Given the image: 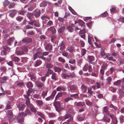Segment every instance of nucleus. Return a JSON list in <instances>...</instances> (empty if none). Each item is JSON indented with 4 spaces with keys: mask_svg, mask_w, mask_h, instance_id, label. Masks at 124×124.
I'll use <instances>...</instances> for the list:
<instances>
[{
    "mask_svg": "<svg viewBox=\"0 0 124 124\" xmlns=\"http://www.w3.org/2000/svg\"><path fill=\"white\" fill-rule=\"evenodd\" d=\"M26 116V114L24 113V112L19 113V115L14 118V120H16L15 121H17L19 123H22L24 121V117Z\"/></svg>",
    "mask_w": 124,
    "mask_h": 124,
    "instance_id": "nucleus-1",
    "label": "nucleus"
},
{
    "mask_svg": "<svg viewBox=\"0 0 124 124\" xmlns=\"http://www.w3.org/2000/svg\"><path fill=\"white\" fill-rule=\"evenodd\" d=\"M2 47L3 50L1 52V55L2 56L6 55L7 52H9L10 50V48L8 46L5 45L3 46Z\"/></svg>",
    "mask_w": 124,
    "mask_h": 124,
    "instance_id": "nucleus-2",
    "label": "nucleus"
},
{
    "mask_svg": "<svg viewBox=\"0 0 124 124\" xmlns=\"http://www.w3.org/2000/svg\"><path fill=\"white\" fill-rule=\"evenodd\" d=\"M54 105L56 108L57 111L59 112L60 111L63 110L64 108H61V104L59 101H56L54 103Z\"/></svg>",
    "mask_w": 124,
    "mask_h": 124,
    "instance_id": "nucleus-3",
    "label": "nucleus"
},
{
    "mask_svg": "<svg viewBox=\"0 0 124 124\" xmlns=\"http://www.w3.org/2000/svg\"><path fill=\"white\" fill-rule=\"evenodd\" d=\"M56 93V91H53L51 95L46 98V100L47 101H48L51 99H53L54 98Z\"/></svg>",
    "mask_w": 124,
    "mask_h": 124,
    "instance_id": "nucleus-4",
    "label": "nucleus"
},
{
    "mask_svg": "<svg viewBox=\"0 0 124 124\" xmlns=\"http://www.w3.org/2000/svg\"><path fill=\"white\" fill-rule=\"evenodd\" d=\"M109 117H111L112 120V122L114 124H116L117 123V121L116 119V117L114 116L113 115H109Z\"/></svg>",
    "mask_w": 124,
    "mask_h": 124,
    "instance_id": "nucleus-5",
    "label": "nucleus"
},
{
    "mask_svg": "<svg viewBox=\"0 0 124 124\" xmlns=\"http://www.w3.org/2000/svg\"><path fill=\"white\" fill-rule=\"evenodd\" d=\"M42 55V52L40 51H37L36 53H35L34 55V60H35L37 58V57H38L39 58V56H41Z\"/></svg>",
    "mask_w": 124,
    "mask_h": 124,
    "instance_id": "nucleus-6",
    "label": "nucleus"
},
{
    "mask_svg": "<svg viewBox=\"0 0 124 124\" xmlns=\"http://www.w3.org/2000/svg\"><path fill=\"white\" fill-rule=\"evenodd\" d=\"M22 42L24 43H29L32 41V39L31 38H23L22 40Z\"/></svg>",
    "mask_w": 124,
    "mask_h": 124,
    "instance_id": "nucleus-7",
    "label": "nucleus"
},
{
    "mask_svg": "<svg viewBox=\"0 0 124 124\" xmlns=\"http://www.w3.org/2000/svg\"><path fill=\"white\" fill-rule=\"evenodd\" d=\"M70 91H74L77 88V87L75 85H71V84L68 85Z\"/></svg>",
    "mask_w": 124,
    "mask_h": 124,
    "instance_id": "nucleus-8",
    "label": "nucleus"
},
{
    "mask_svg": "<svg viewBox=\"0 0 124 124\" xmlns=\"http://www.w3.org/2000/svg\"><path fill=\"white\" fill-rule=\"evenodd\" d=\"M25 106L21 103H19L17 105V107L19 110H22L24 108Z\"/></svg>",
    "mask_w": 124,
    "mask_h": 124,
    "instance_id": "nucleus-9",
    "label": "nucleus"
},
{
    "mask_svg": "<svg viewBox=\"0 0 124 124\" xmlns=\"http://www.w3.org/2000/svg\"><path fill=\"white\" fill-rule=\"evenodd\" d=\"M7 113L8 117L12 119L13 116L12 111L11 110H8Z\"/></svg>",
    "mask_w": 124,
    "mask_h": 124,
    "instance_id": "nucleus-10",
    "label": "nucleus"
},
{
    "mask_svg": "<svg viewBox=\"0 0 124 124\" xmlns=\"http://www.w3.org/2000/svg\"><path fill=\"white\" fill-rule=\"evenodd\" d=\"M65 29V27L64 26H61V27L58 30V33H62L64 31Z\"/></svg>",
    "mask_w": 124,
    "mask_h": 124,
    "instance_id": "nucleus-11",
    "label": "nucleus"
},
{
    "mask_svg": "<svg viewBox=\"0 0 124 124\" xmlns=\"http://www.w3.org/2000/svg\"><path fill=\"white\" fill-rule=\"evenodd\" d=\"M52 45L50 44L47 45L46 46L45 49L46 50L49 51L52 49Z\"/></svg>",
    "mask_w": 124,
    "mask_h": 124,
    "instance_id": "nucleus-12",
    "label": "nucleus"
},
{
    "mask_svg": "<svg viewBox=\"0 0 124 124\" xmlns=\"http://www.w3.org/2000/svg\"><path fill=\"white\" fill-rule=\"evenodd\" d=\"M81 89L82 91L84 92V93L85 92L87 91V87L84 85H81Z\"/></svg>",
    "mask_w": 124,
    "mask_h": 124,
    "instance_id": "nucleus-13",
    "label": "nucleus"
},
{
    "mask_svg": "<svg viewBox=\"0 0 124 124\" xmlns=\"http://www.w3.org/2000/svg\"><path fill=\"white\" fill-rule=\"evenodd\" d=\"M118 94L119 95V97L121 98L124 96V93L121 89L119 90Z\"/></svg>",
    "mask_w": 124,
    "mask_h": 124,
    "instance_id": "nucleus-14",
    "label": "nucleus"
},
{
    "mask_svg": "<svg viewBox=\"0 0 124 124\" xmlns=\"http://www.w3.org/2000/svg\"><path fill=\"white\" fill-rule=\"evenodd\" d=\"M49 29L52 32L53 34H55L56 33V30L54 27L53 26L50 27V28L48 29V30Z\"/></svg>",
    "mask_w": 124,
    "mask_h": 124,
    "instance_id": "nucleus-15",
    "label": "nucleus"
},
{
    "mask_svg": "<svg viewBox=\"0 0 124 124\" xmlns=\"http://www.w3.org/2000/svg\"><path fill=\"white\" fill-rule=\"evenodd\" d=\"M21 49L22 51L24 52H27L28 51L27 47V46H24L21 47Z\"/></svg>",
    "mask_w": 124,
    "mask_h": 124,
    "instance_id": "nucleus-16",
    "label": "nucleus"
},
{
    "mask_svg": "<svg viewBox=\"0 0 124 124\" xmlns=\"http://www.w3.org/2000/svg\"><path fill=\"white\" fill-rule=\"evenodd\" d=\"M26 85L28 88H32L33 86V85L31 82H29L27 83Z\"/></svg>",
    "mask_w": 124,
    "mask_h": 124,
    "instance_id": "nucleus-17",
    "label": "nucleus"
},
{
    "mask_svg": "<svg viewBox=\"0 0 124 124\" xmlns=\"http://www.w3.org/2000/svg\"><path fill=\"white\" fill-rule=\"evenodd\" d=\"M86 104L87 105L90 107H92L93 105V102H90L88 100H87V101L86 102Z\"/></svg>",
    "mask_w": 124,
    "mask_h": 124,
    "instance_id": "nucleus-18",
    "label": "nucleus"
},
{
    "mask_svg": "<svg viewBox=\"0 0 124 124\" xmlns=\"http://www.w3.org/2000/svg\"><path fill=\"white\" fill-rule=\"evenodd\" d=\"M16 54L17 55H20L24 54V53L22 51H17L16 52Z\"/></svg>",
    "mask_w": 124,
    "mask_h": 124,
    "instance_id": "nucleus-19",
    "label": "nucleus"
},
{
    "mask_svg": "<svg viewBox=\"0 0 124 124\" xmlns=\"http://www.w3.org/2000/svg\"><path fill=\"white\" fill-rule=\"evenodd\" d=\"M15 11L16 10H12V12L11 13L9 14V16L11 17H13L14 16L16 13Z\"/></svg>",
    "mask_w": 124,
    "mask_h": 124,
    "instance_id": "nucleus-20",
    "label": "nucleus"
},
{
    "mask_svg": "<svg viewBox=\"0 0 124 124\" xmlns=\"http://www.w3.org/2000/svg\"><path fill=\"white\" fill-rule=\"evenodd\" d=\"M30 107V110L31 111L34 112H36L37 110L34 107V106L33 105H31Z\"/></svg>",
    "mask_w": 124,
    "mask_h": 124,
    "instance_id": "nucleus-21",
    "label": "nucleus"
},
{
    "mask_svg": "<svg viewBox=\"0 0 124 124\" xmlns=\"http://www.w3.org/2000/svg\"><path fill=\"white\" fill-rule=\"evenodd\" d=\"M78 22L79 24L82 26H84L85 24V22L81 20H78Z\"/></svg>",
    "mask_w": 124,
    "mask_h": 124,
    "instance_id": "nucleus-22",
    "label": "nucleus"
},
{
    "mask_svg": "<svg viewBox=\"0 0 124 124\" xmlns=\"http://www.w3.org/2000/svg\"><path fill=\"white\" fill-rule=\"evenodd\" d=\"M27 16L30 19H31L33 16V14L31 13H29L27 15Z\"/></svg>",
    "mask_w": 124,
    "mask_h": 124,
    "instance_id": "nucleus-23",
    "label": "nucleus"
},
{
    "mask_svg": "<svg viewBox=\"0 0 124 124\" xmlns=\"http://www.w3.org/2000/svg\"><path fill=\"white\" fill-rule=\"evenodd\" d=\"M14 37L10 38L7 40V43L10 45L11 44V42L13 41Z\"/></svg>",
    "mask_w": 124,
    "mask_h": 124,
    "instance_id": "nucleus-24",
    "label": "nucleus"
},
{
    "mask_svg": "<svg viewBox=\"0 0 124 124\" xmlns=\"http://www.w3.org/2000/svg\"><path fill=\"white\" fill-rule=\"evenodd\" d=\"M51 78L55 81L57 80V78L56 77V74L55 73H53L51 76Z\"/></svg>",
    "mask_w": 124,
    "mask_h": 124,
    "instance_id": "nucleus-25",
    "label": "nucleus"
},
{
    "mask_svg": "<svg viewBox=\"0 0 124 124\" xmlns=\"http://www.w3.org/2000/svg\"><path fill=\"white\" fill-rule=\"evenodd\" d=\"M77 118L79 121H82L84 118V117L81 115L78 116Z\"/></svg>",
    "mask_w": 124,
    "mask_h": 124,
    "instance_id": "nucleus-26",
    "label": "nucleus"
},
{
    "mask_svg": "<svg viewBox=\"0 0 124 124\" xmlns=\"http://www.w3.org/2000/svg\"><path fill=\"white\" fill-rule=\"evenodd\" d=\"M0 70L4 73H5L7 70V69L6 67L2 66L0 67Z\"/></svg>",
    "mask_w": 124,
    "mask_h": 124,
    "instance_id": "nucleus-27",
    "label": "nucleus"
},
{
    "mask_svg": "<svg viewBox=\"0 0 124 124\" xmlns=\"http://www.w3.org/2000/svg\"><path fill=\"white\" fill-rule=\"evenodd\" d=\"M44 85V83L40 82H39L37 83V85L39 87H42Z\"/></svg>",
    "mask_w": 124,
    "mask_h": 124,
    "instance_id": "nucleus-28",
    "label": "nucleus"
},
{
    "mask_svg": "<svg viewBox=\"0 0 124 124\" xmlns=\"http://www.w3.org/2000/svg\"><path fill=\"white\" fill-rule=\"evenodd\" d=\"M109 107L111 108H113L116 111H117L118 110L117 107L114 105L112 104H110L109 106Z\"/></svg>",
    "mask_w": 124,
    "mask_h": 124,
    "instance_id": "nucleus-29",
    "label": "nucleus"
},
{
    "mask_svg": "<svg viewBox=\"0 0 124 124\" xmlns=\"http://www.w3.org/2000/svg\"><path fill=\"white\" fill-rule=\"evenodd\" d=\"M30 100L28 99L26 100V101L25 103L27 106L30 107L31 106V105H32V104L30 103Z\"/></svg>",
    "mask_w": 124,
    "mask_h": 124,
    "instance_id": "nucleus-30",
    "label": "nucleus"
},
{
    "mask_svg": "<svg viewBox=\"0 0 124 124\" xmlns=\"http://www.w3.org/2000/svg\"><path fill=\"white\" fill-rule=\"evenodd\" d=\"M54 69L55 72H59L61 71V69L58 67H55L54 68Z\"/></svg>",
    "mask_w": 124,
    "mask_h": 124,
    "instance_id": "nucleus-31",
    "label": "nucleus"
},
{
    "mask_svg": "<svg viewBox=\"0 0 124 124\" xmlns=\"http://www.w3.org/2000/svg\"><path fill=\"white\" fill-rule=\"evenodd\" d=\"M40 11H37L34 13V15L36 17H38L40 16Z\"/></svg>",
    "mask_w": 124,
    "mask_h": 124,
    "instance_id": "nucleus-32",
    "label": "nucleus"
},
{
    "mask_svg": "<svg viewBox=\"0 0 124 124\" xmlns=\"http://www.w3.org/2000/svg\"><path fill=\"white\" fill-rule=\"evenodd\" d=\"M67 49L69 52H72L74 50V48L73 47L71 46L68 47Z\"/></svg>",
    "mask_w": 124,
    "mask_h": 124,
    "instance_id": "nucleus-33",
    "label": "nucleus"
},
{
    "mask_svg": "<svg viewBox=\"0 0 124 124\" xmlns=\"http://www.w3.org/2000/svg\"><path fill=\"white\" fill-rule=\"evenodd\" d=\"M103 111L107 115H108L109 113L108 112V110L107 107H104L103 109Z\"/></svg>",
    "mask_w": 124,
    "mask_h": 124,
    "instance_id": "nucleus-34",
    "label": "nucleus"
},
{
    "mask_svg": "<svg viewBox=\"0 0 124 124\" xmlns=\"http://www.w3.org/2000/svg\"><path fill=\"white\" fill-rule=\"evenodd\" d=\"M107 12H105L103 14H101L100 16V17H105L107 16L108 15Z\"/></svg>",
    "mask_w": 124,
    "mask_h": 124,
    "instance_id": "nucleus-35",
    "label": "nucleus"
},
{
    "mask_svg": "<svg viewBox=\"0 0 124 124\" xmlns=\"http://www.w3.org/2000/svg\"><path fill=\"white\" fill-rule=\"evenodd\" d=\"M36 102L38 105L40 106L42 105L43 103V102L41 100H37L36 101Z\"/></svg>",
    "mask_w": 124,
    "mask_h": 124,
    "instance_id": "nucleus-36",
    "label": "nucleus"
},
{
    "mask_svg": "<svg viewBox=\"0 0 124 124\" xmlns=\"http://www.w3.org/2000/svg\"><path fill=\"white\" fill-rule=\"evenodd\" d=\"M85 104V103L84 102L80 101L77 103V106H83Z\"/></svg>",
    "mask_w": 124,
    "mask_h": 124,
    "instance_id": "nucleus-37",
    "label": "nucleus"
},
{
    "mask_svg": "<svg viewBox=\"0 0 124 124\" xmlns=\"http://www.w3.org/2000/svg\"><path fill=\"white\" fill-rule=\"evenodd\" d=\"M60 49L61 50H63L65 48V46L63 44L62 42L61 43V45H60Z\"/></svg>",
    "mask_w": 124,
    "mask_h": 124,
    "instance_id": "nucleus-38",
    "label": "nucleus"
},
{
    "mask_svg": "<svg viewBox=\"0 0 124 124\" xmlns=\"http://www.w3.org/2000/svg\"><path fill=\"white\" fill-rule=\"evenodd\" d=\"M10 3V2L7 0H5L3 3L4 6H7Z\"/></svg>",
    "mask_w": 124,
    "mask_h": 124,
    "instance_id": "nucleus-39",
    "label": "nucleus"
},
{
    "mask_svg": "<svg viewBox=\"0 0 124 124\" xmlns=\"http://www.w3.org/2000/svg\"><path fill=\"white\" fill-rule=\"evenodd\" d=\"M24 114H26V116L27 115H29L31 116V114L29 111V110L28 109H26L25 111V113L24 112Z\"/></svg>",
    "mask_w": 124,
    "mask_h": 124,
    "instance_id": "nucleus-40",
    "label": "nucleus"
},
{
    "mask_svg": "<svg viewBox=\"0 0 124 124\" xmlns=\"http://www.w3.org/2000/svg\"><path fill=\"white\" fill-rule=\"evenodd\" d=\"M0 79L2 80L6 81L8 79V77L7 76H4L0 78Z\"/></svg>",
    "mask_w": 124,
    "mask_h": 124,
    "instance_id": "nucleus-41",
    "label": "nucleus"
},
{
    "mask_svg": "<svg viewBox=\"0 0 124 124\" xmlns=\"http://www.w3.org/2000/svg\"><path fill=\"white\" fill-rule=\"evenodd\" d=\"M106 80L107 83L108 84H109L111 82L112 79L110 77H108L107 78Z\"/></svg>",
    "mask_w": 124,
    "mask_h": 124,
    "instance_id": "nucleus-42",
    "label": "nucleus"
},
{
    "mask_svg": "<svg viewBox=\"0 0 124 124\" xmlns=\"http://www.w3.org/2000/svg\"><path fill=\"white\" fill-rule=\"evenodd\" d=\"M47 91H43L42 92V94L41 95V96L44 98L45 96L47 95Z\"/></svg>",
    "mask_w": 124,
    "mask_h": 124,
    "instance_id": "nucleus-43",
    "label": "nucleus"
},
{
    "mask_svg": "<svg viewBox=\"0 0 124 124\" xmlns=\"http://www.w3.org/2000/svg\"><path fill=\"white\" fill-rule=\"evenodd\" d=\"M15 5V4L14 3H11L9 5L8 8L9 9L12 8L14 7Z\"/></svg>",
    "mask_w": 124,
    "mask_h": 124,
    "instance_id": "nucleus-44",
    "label": "nucleus"
},
{
    "mask_svg": "<svg viewBox=\"0 0 124 124\" xmlns=\"http://www.w3.org/2000/svg\"><path fill=\"white\" fill-rule=\"evenodd\" d=\"M53 65L51 64L47 63L46 65V67L48 69L52 68Z\"/></svg>",
    "mask_w": 124,
    "mask_h": 124,
    "instance_id": "nucleus-45",
    "label": "nucleus"
},
{
    "mask_svg": "<svg viewBox=\"0 0 124 124\" xmlns=\"http://www.w3.org/2000/svg\"><path fill=\"white\" fill-rule=\"evenodd\" d=\"M12 60L18 62L20 60V59L17 57H15L12 58Z\"/></svg>",
    "mask_w": 124,
    "mask_h": 124,
    "instance_id": "nucleus-46",
    "label": "nucleus"
},
{
    "mask_svg": "<svg viewBox=\"0 0 124 124\" xmlns=\"http://www.w3.org/2000/svg\"><path fill=\"white\" fill-rule=\"evenodd\" d=\"M67 29L69 31L71 32H72L73 30V28L70 26L68 27Z\"/></svg>",
    "mask_w": 124,
    "mask_h": 124,
    "instance_id": "nucleus-47",
    "label": "nucleus"
},
{
    "mask_svg": "<svg viewBox=\"0 0 124 124\" xmlns=\"http://www.w3.org/2000/svg\"><path fill=\"white\" fill-rule=\"evenodd\" d=\"M62 95V93H60L58 94L55 97V101H56L58 98L61 96Z\"/></svg>",
    "mask_w": 124,
    "mask_h": 124,
    "instance_id": "nucleus-48",
    "label": "nucleus"
},
{
    "mask_svg": "<svg viewBox=\"0 0 124 124\" xmlns=\"http://www.w3.org/2000/svg\"><path fill=\"white\" fill-rule=\"evenodd\" d=\"M41 63V62L40 60H37L36 61L35 66H37L40 65Z\"/></svg>",
    "mask_w": 124,
    "mask_h": 124,
    "instance_id": "nucleus-49",
    "label": "nucleus"
},
{
    "mask_svg": "<svg viewBox=\"0 0 124 124\" xmlns=\"http://www.w3.org/2000/svg\"><path fill=\"white\" fill-rule=\"evenodd\" d=\"M88 59L90 62L93 61L94 60V57L93 56H88Z\"/></svg>",
    "mask_w": 124,
    "mask_h": 124,
    "instance_id": "nucleus-50",
    "label": "nucleus"
},
{
    "mask_svg": "<svg viewBox=\"0 0 124 124\" xmlns=\"http://www.w3.org/2000/svg\"><path fill=\"white\" fill-rule=\"evenodd\" d=\"M88 65L87 64H86L84 66V67L83 68V70L84 71H86L87 70Z\"/></svg>",
    "mask_w": 124,
    "mask_h": 124,
    "instance_id": "nucleus-51",
    "label": "nucleus"
},
{
    "mask_svg": "<svg viewBox=\"0 0 124 124\" xmlns=\"http://www.w3.org/2000/svg\"><path fill=\"white\" fill-rule=\"evenodd\" d=\"M33 91V90L32 88H30L28 90L27 93H28V94L30 95L31 93Z\"/></svg>",
    "mask_w": 124,
    "mask_h": 124,
    "instance_id": "nucleus-52",
    "label": "nucleus"
},
{
    "mask_svg": "<svg viewBox=\"0 0 124 124\" xmlns=\"http://www.w3.org/2000/svg\"><path fill=\"white\" fill-rule=\"evenodd\" d=\"M71 116L70 114H66L64 116V118L65 119H66L70 118Z\"/></svg>",
    "mask_w": 124,
    "mask_h": 124,
    "instance_id": "nucleus-53",
    "label": "nucleus"
},
{
    "mask_svg": "<svg viewBox=\"0 0 124 124\" xmlns=\"http://www.w3.org/2000/svg\"><path fill=\"white\" fill-rule=\"evenodd\" d=\"M103 120L104 121H105L108 123L110 121V119L105 117H104L103 118Z\"/></svg>",
    "mask_w": 124,
    "mask_h": 124,
    "instance_id": "nucleus-54",
    "label": "nucleus"
},
{
    "mask_svg": "<svg viewBox=\"0 0 124 124\" xmlns=\"http://www.w3.org/2000/svg\"><path fill=\"white\" fill-rule=\"evenodd\" d=\"M51 41L53 42L54 41V40L56 39V36L54 35H53L51 37Z\"/></svg>",
    "mask_w": 124,
    "mask_h": 124,
    "instance_id": "nucleus-55",
    "label": "nucleus"
},
{
    "mask_svg": "<svg viewBox=\"0 0 124 124\" xmlns=\"http://www.w3.org/2000/svg\"><path fill=\"white\" fill-rule=\"evenodd\" d=\"M70 96L72 97H73L75 98H77L78 97V94H71L70 95Z\"/></svg>",
    "mask_w": 124,
    "mask_h": 124,
    "instance_id": "nucleus-56",
    "label": "nucleus"
},
{
    "mask_svg": "<svg viewBox=\"0 0 124 124\" xmlns=\"http://www.w3.org/2000/svg\"><path fill=\"white\" fill-rule=\"evenodd\" d=\"M121 82V81L120 80H117V82L114 83V85H119Z\"/></svg>",
    "mask_w": 124,
    "mask_h": 124,
    "instance_id": "nucleus-57",
    "label": "nucleus"
},
{
    "mask_svg": "<svg viewBox=\"0 0 124 124\" xmlns=\"http://www.w3.org/2000/svg\"><path fill=\"white\" fill-rule=\"evenodd\" d=\"M33 28V27L31 26H30L28 25H26L24 27V28L26 29H32Z\"/></svg>",
    "mask_w": 124,
    "mask_h": 124,
    "instance_id": "nucleus-58",
    "label": "nucleus"
},
{
    "mask_svg": "<svg viewBox=\"0 0 124 124\" xmlns=\"http://www.w3.org/2000/svg\"><path fill=\"white\" fill-rule=\"evenodd\" d=\"M88 92L90 93V95H91L93 93V92L92 91L91 88H89L88 89Z\"/></svg>",
    "mask_w": 124,
    "mask_h": 124,
    "instance_id": "nucleus-59",
    "label": "nucleus"
},
{
    "mask_svg": "<svg viewBox=\"0 0 124 124\" xmlns=\"http://www.w3.org/2000/svg\"><path fill=\"white\" fill-rule=\"evenodd\" d=\"M58 60L59 61L61 62H65V60L63 58L61 57H60L58 58Z\"/></svg>",
    "mask_w": 124,
    "mask_h": 124,
    "instance_id": "nucleus-60",
    "label": "nucleus"
},
{
    "mask_svg": "<svg viewBox=\"0 0 124 124\" xmlns=\"http://www.w3.org/2000/svg\"><path fill=\"white\" fill-rule=\"evenodd\" d=\"M92 22V21H90L88 23H87L86 24L88 27L89 28H90L91 26Z\"/></svg>",
    "mask_w": 124,
    "mask_h": 124,
    "instance_id": "nucleus-61",
    "label": "nucleus"
},
{
    "mask_svg": "<svg viewBox=\"0 0 124 124\" xmlns=\"http://www.w3.org/2000/svg\"><path fill=\"white\" fill-rule=\"evenodd\" d=\"M38 115L41 117L42 118H44V116L40 112H38L37 113Z\"/></svg>",
    "mask_w": 124,
    "mask_h": 124,
    "instance_id": "nucleus-62",
    "label": "nucleus"
},
{
    "mask_svg": "<svg viewBox=\"0 0 124 124\" xmlns=\"http://www.w3.org/2000/svg\"><path fill=\"white\" fill-rule=\"evenodd\" d=\"M85 30L84 28L83 30H80L79 32V33L81 34H85Z\"/></svg>",
    "mask_w": 124,
    "mask_h": 124,
    "instance_id": "nucleus-63",
    "label": "nucleus"
},
{
    "mask_svg": "<svg viewBox=\"0 0 124 124\" xmlns=\"http://www.w3.org/2000/svg\"><path fill=\"white\" fill-rule=\"evenodd\" d=\"M119 20L120 22L124 23V17H121L120 18Z\"/></svg>",
    "mask_w": 124,
    "mask_h": 124,
    "instance_id": "nucleus-64",
    "label": "nucleus"
}]
</instances>
